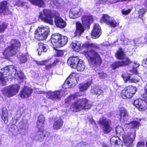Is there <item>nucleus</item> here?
<instances>
[{"mask_svg": "<svg viewBox=\"0 0 147 147\" xmlns=\"http://www.w3.org/2000/svg\"><path fill=\"white\" fill-rule=\"evenodd\" d=\"M58 13L55 11L52 12L49 10L44 9L40 13L39 18L42 21L52 25L53 23V17L55 16L54 22L56 25L61 28H63L66 25V22L61 17L57 16Z\"/></svg>", "mask_w": 147, "mask_h": 147, "instance_id": "f257e3e1", "label": "nucleus"}, {"mask_svg": "<svg viewBox=\"0 0 147 147\" xmlns=\"http://www.w3.org/2000/svg\"><path fill=\"white\" fill-rule=\"evenodd\" d=\"M79 95L78 93H76L69 96L65 99V102L69 103L75 101L72 106L74 108V111L75 112L90 109L91 105L89 103L88 100L86 98L79 99L77 98Z\"/></svg>", "mask_w": 147, "mask_h": 147, "instance_id": "f03ea898", "label": "nucleus"}, {"mask_svg": "<svg viewBox=\"0 0 147 147\" xmlns=\"http://www.w3.org/2000/svg\"><path fill=\"white\" fill-rule=\"evenodd\" d=\"M140 123L138 121H132L127 125L129 128H132L131 132L126 135H123L122 138L125 145L127 147H132L133 146V142L135 139L136 130L133 129L138 128Z\"/></svg>", "mask_w": 147, "mask_h": 147, "instance_id": "7ed1b4c3", "label": "nucleus"}, {"mask_svg": "<svg viewBox=\"0 0 147 147\" xmlns=\"http://www.w3.org/2000/svg\"><path fill=\"white\" fill-rule=\"evenodd\" d=\"M115 55L118 59H123V61H116L111 64L110 66L113 69L115 70L119 67L127 65L131 62L128 58L126 57L124 51L121 48L119 49Z\"/></svg>", "mask_w": 147, "mask_h": 147, "instance_id": "20e7f679", "label": "nucleus"}, {"mask_svg": "<svg viewBox=\"0 0 147 147\" xmlns=\"http://www.w3.org/2000/svg\"><path fill=\"white\" fill-rule=\"evenodd\" d=\"M11 72L10 76L11 77H15V68L14 66L12 65H10L5 67L1 69L0 71V85L4 86L6 84V83L8 80L7 77L9 76Z\"/></svg>", "mask_w": 147, "mask_h": 147, "instance_id": "39448f33", "label": "nucleus"}, {"mask_svg": "<svg viewBox=\"0 0 147 147\" xmlns=\"http://www.w3.org/2000/svg\"><path fill=\"white\" fill-rule=\"evenodd\" d=\"M86 55L91 66L98 67L100 66L102 60L97 52L91 49L87 51Z\"/></svg>", "mask_w": 147, "mask_h": 147, "instance_id": "423d86ee", "label": "nucleus"}, {"mask_svg": "<svg viewBox=\"0 0 147 147\" xmlns=\"http://www.w3.org/2000/svg\"><path fill=\"white\" fill-rule=\"evenodd\" d=\"M50 31L48 26H39L35 31V38L39 40L46 39L49 34Z\"/></svg>", "mask_w": 147, "mask_h": 147, "instance_id": "0eeeda50", "label": "nucleus"}, {"mask_svg": "<svg viewBox=\"0 0 147 147\" xmlns=\"http://www.w3.org/2000/svg\"><path fill=\"white\" fill-rule=\"evenodd\" d=\"M49 133L45 131L39 130L32 137L33 139L40 142H44L46 144L49 143Z\"/></svg>", "mask_w": 147, "mask_h": 147, "instance_id": "6e6552de", "label": "nucleus"}, {"mask_svg": "<svg viewBox=\"0 0 147 147\" xmlns=\"http://www.w3.org/2000/svg\"><path fill=\"white\" fill-rule=\"evenodd\" d=\"M20 88L18 84H14L5 88L2 90L3 95L7 97H12L18 93Z\"/></svg>", "mask_w": 147, "mask_h": 147, "instance_id": "1a4fd4ad", "label": "nucleus"}, {"mask_svg": "<svg viewBox=\"0 0 147 147\" xmlns=\"http://www.w3.org/2000/svg\"><path fill=\"white\" fill-rule=\"evenodd\" d=\"M78 74L73 73L71 74L65 80L64 85H67L68 88H72L74 87L76 83H78Z\"/></svg>", "mask_w": 147, "mask_h": 147, "instance_id": "9d476101", "label": "nucleus"}, {"mask_svg": "<svg viewBox=\"0 0 147 147\" xmlns=\"http://www.w3.org/2000/svg\"><path fill=\"white\" fill-rule=\"evenodd\" d=\"M137 88L135 87L129 86L123 90L121 93V96L124 99L130 98L135 94Z\"/></svg>", "mask_w": 147, "mask_h": 147, "instance_id": "9b49d317", "label": "nucleus"}, {"mask_svg": "<svg viewBox=\"0 0 147 147\" xmlns=\"http://www.w3.org/2000/svg\"><path fill=\"white\" fill-rule=\"evenodd\" d=\"M83 11V9L80 7L72 8L70 10L69 17L73 19L78 18L81 16Z\"/></svg>", "mask_w": 147, "mask_h": 147, "instance_id": "f8f14e48", "label": "nucleus"}, {"mask_svg": "<svg viewBox=\"0 0 147 147\" xmlns=\"http://www.w3.org/2000/svg\"><path fill=\"white\" fill-rule=\"evenodd\" d=\"M10 4L7 1H4L0 3V14L8 15L11 14V12L9 9Z\"/></svg>", "mask_w": 147, "mask_h": 147, "instance_id": "ddd939ff", "label": "nucleus"}, {"mask_svg": "<svg viewBox=\"0 0 147 147\" xmlns=\"http://www.w3.org/2000/svg\"><path fill=\"white\" fill-rule=\"evenodd\" d=\"M62 92L57 90L55 91H49L47 92V97L52 100H59L62 96Z\"/></svg>", "mask_w": 147, "mask_h": 147, "instance_id": "4468645a", "label": "nucleus"}, {"mask_svg": "<svg viewBox=\"0 0 147 147\" xmlns=\"http://www.w3.org/2000/svg\"><path fill=\"white\" fill-rule=\"evenodd\" d=\"M134 105L140 111H143L147 108L146 102L140 99L135 100L134 102Z\"/></svg>", "mask_w": 147, "mask_h": 147, "instance_id": "2eb2a0df", "label": "nucleus"}, {"mask_svg": "<svg viewBox=\"0 0 147 147\" xmlns=\"http://www.w3.org/2000/svg\"><path fill=\"white\" fill-rule=\"evenodd\" d=\"M101 34V28L98 24H94L91 33L92 38L96 39L98 38Z\"/></svg>", "mask_w": 147, "mask_h": 147, "instance_id": "dca6fc26", "label": "nucleus"}, {"mask_svg": "<svg viewBox=\"0 0 147 147\" xmlns=\"http://www.w3.org/2000/svg\"><path fill=\"white\" fill-rule=\"evenodd\" d=\"M32 89L29 87L24 86L20 93V96L21 98H28L32 93Z\"/></svg>", "mask_w": 147, "mask_h": 147, "instance_id": "f3484780", "label": "nucleus"}, {"mask_svg": "<svg viewBox=\"0 0 147 147\" xmlns=\"http://www.w3.org/2000/svg\"><path fill=\"white\" fill-rule=\"evenodd\" d=\"M111 145L115 147H122L123 143L117 136H113L110 140Z\"/></svg>", "mask_w": 147, "mask_h": 147, "instance_id": "a211bd4d", "label": "nucleus"}, {"mask_svg": "<svg viewBox=\"0 0 147 147\" xmlns=\"http://www.w3.org/2000/svg\"><path fill=\"white\" fill-rule=\"evenodd\" d=\"M16 51L17 50L9 46L8 47L4 50L3 53V54L4 56L7 58L14 55L16 53Z\"/></svg>", "mask_w": 147, "mask_h": 147, "instance_id": "6ab92c4d", "label": "nucleus"}, {"mask_svg": "<svg viewBox=\"0 0 147 147\" xmlns=\"http://www.w3.org/2000/svg\"><path fill=\"white\" fill-rule=\"evenodd\" d=\"M80 60L78 57H70L68 59L67 63L71 67L75 69Z\"/></svg>", "mask_w": 147, "mask_h": 147, "instance_id": "aec40b11", "label": "nucleus"}, {"mask_svg": "<svg viewBox=\"0 0 147 147\" xmlns=\"http://www.w3.org/2000/svg\"><path fill=\"white\" fill-rule=\"evenodd\" d=\"M61 35L58 33H55L52 35L51 42L55 47H58V43H59Z\"/></svg>", "mask_w": 147, "mask_h": 147, "instance_id": "412c9836", "label": "nucleus"}, {"mask_svg": "<svg viewBox=\"0 0 147 147\" xmlns=\"http://www.w3.org/2000/svg\"><path fill=\"white\" fill-rule=\"evenodd\" d=\"M121 77L123 78L125 83H127V81H128L129 82L135 83L139 82V80H138L134 79H130V76L128 75L126 73L122 74L121 75Z\"/></svg>", "mask_w": 147, "mask_h": 147, "instance_id": "4be33fe9", "label": "nucleus"}, {"mask_svg": "<svg viewBox=\"0 0 147 147\" xmlns=\"http://www.w3.org/2000/svg\"><path fill=\"white\" fill-rule=\"evenodd\" d=\"M10 46L13 47L16 50H18L21 47L20 41L17 39H12L10 42Z\"/></svg>", "mask_w": 147, "mask_h": 147, "instance_id": "5701e85b", "label": "nucleus"}, {"mask_svg": "<svg viewBox=\"0 0 147 147\" xmlns=\"http://www.w3.org/2000/svg\"><path fill=\"white\" fill-rule=\"evenodd\" d=\"M82 24L85 26H88L93 21L92 17L90 16H84L82 18Z\"/></svg>", "mask_w": 147, "mask_h": 147, "instance_id": "b1692460", "label": "nucleus"}, {"mask_svg": "<svg viewBox=\"0 0 147 147\" xmlns=\"http://www.w3.org/2000/svg\"><path fill=\"white\" fill-rule=\"evenodd\" d=\"M119 116L121 121H126L128 119L127 112L125 110H121L120 111Z\"/></svg>", "mask_w": 147, "mask_h": 147, "instance_id": "393cba45", "label": "nucleus"}, {"mask_svg": "<svg viewBox=\"0 0 147 147\" xmlns=\"http://www.w3.org/2000/svg\"><path fill=\"white\" fill-rule=\"evenodd\" d=\"M39 48L37 49L38 54L39 56L41 54L42 52H46L47 50V46L46 45L42 43H39L38 44Z\"/></svg>", "mask_w": 147, "mask_h": 147, "instance_id": "a878e982", "label": "nucleus"}, {"mask_svg": "<svg viewBox=\"0 0 147 147\" xmlns=\"http://www.w3.org/2000/svg\"><path fill=\"white\" fill-rule=\"evenodd\" d=\"M76 30L75 34L76 35L80 36L83 33L84 31V27L82 24L79 22H77L76 24Z\"/></svg>", "mask_w": 147, "mask_h": 147, "instance_id": "bb28decb", "label": "nucleus"}, {"mask_svg": "<svg viewBox=\"0 0 147 147\" xmlns=\"http://www.w3.org/2000/svg\"><path fill=\"white\" fill-rule=\"evenodd\" d=\"M32 4L39 7H44L45 3L44 0H29Z\"/></svg>", "mask_w": 147, "mask_h": 147, "instance_id": "cd10ccee", "label": "nucleus"}, {"mask_svg": "<svg viewBox=\"0 0 147 147\" xmlns=\"http://www.w3.org/2000/svg\"><path fill=\"white\" fill-rule=\"evenodd\" d=\"M99 124H101L102 126L110 125L111 121L103 117L100 118L98 122Z\"/></svg>", "mask_w": 147, "mask_h": 147, "instance_id": "c85d7f7f", "label": "nucleus"}, {"mask_svg": "<svg viewBox=\"0 0 147 147\" xmlns=\"http://www.w3.org/2000/svg\"><path fill=\"white\" fill-rule=\"evenodd\" d=\"M92 82L91 80H90L84 84H80L79 86L80 91L84 92L86 90L91 84Z\"/></svg>", "mask_w": 147, "mask_h": 147, "instance_id": "c756f323", "label": "nucleus"}, {"mask_svg": "<svg viewBox=\"0 0 147 147\" xmlns=\"http://www.w3.org/2000/svg\"><path fill=\"white\" fill-rule=\"evenodd\" d=\"M83 46L87 48H92L95 49H99V45L97 44L90 42H87L84 44Z\"/></svg>", "mask_w": 147, "mask_h": 147, "instance_id": "7c9ffc66", "label": "nucleus"}, {"mask_svg": "<svg viewBox=\"0 0 147 147\" xmlns=\"http://www.w3.org/2000/svg\"><path fill=\"white\" fill-rule=\"evenodd\" d=\"M45 120V117L43 115H41L39 116L37 123V126L39 129H41L43 127Z\"/></svg>", "mask_w": 147, "mask_h": 147, "instance_id": "2f4dec72", "label": "nucleus"}, {"mask_svg": "<svg viewBox=\"0 0 147 147\" xmlns=\"http://www.w3.org/2000/svg\"><path fill=\"white\" fill-rule=\"evenodd\" d=\"M60 40L59 43H58L59 47H62L66 44L68 42V38L65 36H61Z\"/></svg>", "mask_w": 147, "mask_h": 147, "instance_id": "473e14b6", "label": "nucleus"}, {"mask_svg": "<svg viewBox=\"0 0 147 147\" xmlns=\"http://www.w3.org/2000/svg\"><path fill=\"white\" fill-rule=\"evenodd\" d=\"M63 122L61 119H59L56 121L53 124L54 128L55 129H60L63 126Z\"/></svg>", "mask_w": 147, "mask_h": 147, "instance_id": "72a5a7b5", "label": "nucleus"}, {"mask_svg": "<svg viewBox=\"0 0 147 147\" xmlns=\"http://www.w3.org/2000/svg\"><path fill=\"white\" fill-rule=\"evenodd\" d=\"M2 118L5 123H7L8 122V114L7 111L6 109H3L2 110Z\"/></svg>", "mask_w": 147, "mask_h": 147, "instance_id": "f704fd0d", "label": "nucleus"}, {"mask_svg": "<svg viewBox=\"0 0 147 147\" xmlns=\"http://www.w3.org/2000/svg\"><path fill=\"white\" fill-rule=\"evenodd\" d=\"M76 67L78 71H83L85 67L83 61L82 60H80Z\"/></svg>", "mask_w": 147, "mask_h": 147, "instance_id": "c9c22d12", "label": "nucleus"}, {"mask_svg": "<svg viewBox=\"0 0 147 147\" xmlns=\"http://www.w3.org/2000/svg\"><path fill=\"white\" fill-rule=\"evenodd\" d=\"M72 48L74 50L77 52H78L80 50L81 47V43L80 41H74L72 43Z\"/></svg>", "mask_w": 147, "mask_h": 147, "instance_id": "e433bc0d", "label": "nucleus"}, {"mask_svg": "<svg viewBox=\"0 0 147 147\" xmlns=\"http://www.w3.org/2000/svg\"><path fill=\"white\" fill-rule=\"evenodd\" d=\"M18 126L20 128L26 130L28 126L27 120L26 119H23L19 123Z\"/></svg>", "mask_w": 147, "mask_h": 147, "instance_id": "4c0bfd02", "label": "nucleus"}, {"mask_svg": "<svg viewBox=\"0 0 147 147\" xmlns=\"http://www.w3.org/2000/svg\"><path fill=\"white\" fill-rule=\"evenodd\" d=\"M91 92L92 93L96 94H100L103 92V91L101 88L96 87L92 88Z\"/></svg>", "mask_w": 147, "mask_h": 147, "instance_id": "58836bf2", "label": "nucleus"}, {"mask_svg": "<svg viewBox=\"0 0 147 147\" xmlns=\"http://www.w3.org/2000/svg\"><path fill=\"white\" fill-rule=\"evenodd\" d=\"M59 62L58 59H56L53 63L49 64L46 65V69L47 71L51 69L55 66Z\"/></svg>", "mask_w": 147, "mask_h": 147, "instance_id": "ea45409f", "label": "nucleus"}, {"mask_svg": "<svg viewBox=\"0 0 147 147\" xmlns=\"http://www.w3.org/2000/svg\"><path fill=\"white\" fill-rule=\"evenodd\" d=\"M15 77H13V78H16L17 77L21 80L23 79L24 77V74L21 71H18L17 70L15 69Z\"/></svg>", "mask_w": 147, "mask_h": 147, "instance_id": "a19ab883", "label": "nucleus"}, {"mask_svg": "<svg viewBox=\"0 0 147 147\" xmlns=\"http://www.w3.org/2000/svg\"><path fill=\"white\" fill-rule=\"evenodd\" d=\"M119 23L116 22L115 20L113 18L110 20L109 22H107V24L111 27H115L118 26Z\"/></svg>", "mask_w": 147, "mask_h": 147, "instance_id": "79ce46f5", "label": "nucleus"}, {"mask_svg": "<svg viewBox=\"0 0 147 147\" xmlns=\"http://www.w3.org/2000/svg\"><path fill=\"white\" fill-rule=\"evenodd\" d=\"M112 128L110 126V125H105L102 126V130L104 134H107L111 131Z\"/></svg>", "mask_w": 147, "mask_h": 147, "instance_id": "37998d69", "label": "nucleus"}, {"mask_svg": "<svg viewBox=\"0 0 147 147\" xmlns=\"http://www.w3.org/2000/svg\"><path fill=\"white\" fill-rule=\"evenodd\" d=\"M112 18L107 15H104L101 20V22L102 23L105 22L107 24V22H109Z\"/></svg>", "mask_w": 147, "mask_h": 147, "instance_id": "c03bdc74", "label": "nucleus"}, {"mask_svg": "<svg viewBox=\"0 0 147 147\" xmlns=\"http://www.w3.org/2000/svg\"><path fill=\"white\" fill-rule=\"evenodd\" d=\"M115 131L117 134L122 135L123 134L124 129L119 126H117L115 129Z\"/></svg>", "mask_w": 147, "mask_h": 147, "instance_id": "a18cd8bd", "label": "nucleus"}, {"mask_svg": "<svg viewBox=\"0 0 147 147\" xmlns=\"http://www.w3.org/2000/svg\"><path fill=\"white\" fill-rule=\"evenodd\" d=\"M76 147H90V145L87 143L82 142L78 144Z\"/></svg>", "mask_w": 147, "mask_h": 147, "instance_id": "49530a36", "label": "nucleus"}, {"mask_svg": "<svg viewBox=\"0 0 147 147\" xmlns=\"http://www.w3.org/2000/svg\"><path fill=\"white\" fill-rule=\"evenodd\" d=\"M19 57L20 62L21 63H24L26 62L27 61L26 56L25 55L23 54H20Z\"/></svg>", "mask_w": 147, "mask_h": 147, "instance_id": "de8ad7c7", "label": "nucleus"}, {"mask_svg": "<svg viewBox=\"0 0 147 147\" xmlns=\"http://www.w3.org/2000/svg\"><path fill=\"white\" fill-rule=\"evenodd\" d=\"M35 63L38 65H45L48 63V61L45 60L44 61H34Z\"/></svg>", "mask_w": 147, "mask_h": 147, "instance_id": "09e8293b", "label": "nucleus"}, {"mask_svg": "<svg viewBox=\"0 0 147 147\" xmlns=\"http://www.w3.org/2000/svg\"><path fill=\"white\" fill-rule=\"evenodd\" d=\"M7 27V24L5 23H3L2 24L0 25V33L3 32L5 30L6 28Z\"/></svg>", "mask_w": 147, "mask_h": 147, "instance_id": "8fccbe9b", "label": "nucleus"}, {"mask_svg": "<svg viewBox=\"0 0 147 147\" xmlns=\"http://www.w3.org/2000/svg\"><path fill=\"white\" fill-rule=\"evenodd\" d=\"M99 77L100 78L104 79L106 78L107 76L106 74L104 73L103 71H100L98 73Z\"/></svg>", "mask_w": 147, "mask_h": 147, "instance_id": "3c124183", "label": "nucleus"}, {"mask_svg": "<svg viewBox=\"0 0 147 147\" xmlns=\"http://www.w3.org/2000/svg\"><path fill=\"white\" fill-rule=\"evenodd\" d=\"M147 11V9H141L138 11L139 16L140 17H142L145 12Z\"/></svg>", "mask_w": 147, "mask_h": 147, "instance_id": "603ef678", "label": "nucleus"}, {"mask_svg": "<svg viewBox=\"0 0 147 147\" xmlns=\"http://www.w3.org/2000/svg\"><path fill=\"white\" fill-rule=\"evenodd\" d=\"M133 70L135 74H137V70L136 68L138 67L139 66V64L138 63H136L134 62L133 65Z\"/></svg>", "mask_w": 147, "mask_h": 147, "instance_id": "864d4df0", "label": "nucleus"}, {"mask_svg": "<svg viewBox=\"0 0 147 147\" xmlns=\"http://www.w3.org/2000/svg\"><path fill=\"white\" fill-rule=\"evenodd\" d=\"M131 11V9H130L127 10L123 9L121 10V12L123 14L127 15Z\"/></svg>", "mask_w": 147, "mask_h": 147, "instance_id": "5fc2aeb1", "label": "nucleus"}, {"mask_svg": "<svg viewBox=\"0 0 147 147\" xmlns=\"http://www.w3.org/2000/svg\"><path fill=\"white\" fill-rule=\"evenodd\" d=\"M145 93L143 95V97L144 98L147 100V84L145 87Z\"/></svg>", "mask_w": 147, "mask_h": 147, "instance_id": "6e6d98bb", "label": "nucleus"}, {"mask_svg": "<svg viewBox=\"0 0 147 147\" xmlns=\"http://www.w3.org/2000/svg\"><path fill=\"white\" fill-rule=\"evenodd\" d=\"M22 1V0H18V1L15 3L14 5L18 6H21Z\"/></svg>", "mask_w": 147, "mask_h": 147, "instance_id": "4d7b16f0", "label": "nucleus"}, {"mask_svg": "<svg viewBox=\"0 0 147 147\" xmlns=\"http://www.w3.org/2000/svg\"><path fill=\"white\" fill-rule=\"evenodd\" d=\"M124 38H125L124 36L123 35H122L121 36L120 40L122 41H124V44H125L126 45H128V43H127V42H125V41H127V40H125Z\"/></svg>", "mask_w": 147, "mask_h": 147, "instance_id": "13d9d810", "label": "nucleus"}, {"mask_svg": "<svg viewBox=\"0 0 147 147\" xmlns=\"http://www.w3.org/2000/svg\"><path fill=\"white\" fill-rule=\"evenodd\" d=\"M63 54V51H60L58 52L57 54L59 56H62Z\"/></svg>", "mask_w": 147, "mask_h": 147, "instance_id": "bf43d9fd", "label": "nucleus"}, {"mask_svg": "<svg viewBox=\"0 0 147 147\" xmlns=\"http://www.w3.org/2000/svg\"><path fill=\"white\" fill-rule=\"evenodd\" d=\"M144 144V142H139L137 144L138 146H142Z\"/></svg>", "mask_w": 147, "mask_h": 147, "instance_id": "052dcab7", "label": "nucleus"}, {"mask_svg": "<svg viewBox=\"0 0 147 147\" xmlns=\"http://www.w3.org/2000/svg\"><path fill=\"white\" fill-rule=\"evenodd\" d=\"M26 4L27 3L26 2H23V1H22L21 6H26V7L28 8V5H26Z\"/></svg>", "mask_w": 147, "mask_h": 147, "instance_id": "680f3d73", "label": "nucleus"}, {"mask_svg": "<svg viewBox=\"0 0 147 147\" xmlns=\"http://www.w3.org/2000/svg\"><path fill=\"white\" fill-rule=\"evenodd\" d=\"M90 122L92 123V125H96V123L94 120L93 119H90Z\"/></svg>", "mask_w": 147, "mask_h": 147, "instance_id": "e2e57ef3", "label": "nucleus"}, {"mask_svg": "<svg viewBox=\"0 0 147 147\" xmlns=\"http://www.w3.org/2000/svg\"><path fill=\"white\" fill-rule=\"evenodd\" d=\"M13 126H11V127L9 128V131H11L12 132V133H13Z\"/></svg>", "mask_w": 147, "mask_h": 147, "instance_id": "0e129e2a", "label": "nucleus"}, {"mask_svg": "<svg viewBox=\"0 0 147 147\" xmlns=\"http://www.w3.org/2000/svg\"><path fill=\"white\" fill-rule=\"evenodd\" d=\"M143 63H144L145 64H147V58L146 59L143 60Z\"/></svg>", "mask_w": 147, "mask_h": 147, "instance_id": "69168bd1", "label": "nucleus"}, {"mask_svg": "<svg viewBox=\"0 0 147 147\" xmlns=\"http://www.w3.org/2000/svg\"><path fill=\"white\" fill-rule=\"evenodd\" d=\"M1 139L0 138V146L1 144Z\"/></svg>", "mask_w": 147, "mask_h": 147, "instance_id": "338daca9", "label": "nucleus"}, {"mask_svg": "<svg viewBox=\"0 0 147 147\" xmlns=\"http://www.w3.org/2000/svg\"><path fill=\"white\" fill-rule=\"evenodd\" d=\"M146 147H147V142H146Z\"/></svg>", "mask_w": 147, "mask_h": 147, "instance_id": "774afa93", "label": "nucleus"}]
</instances>
